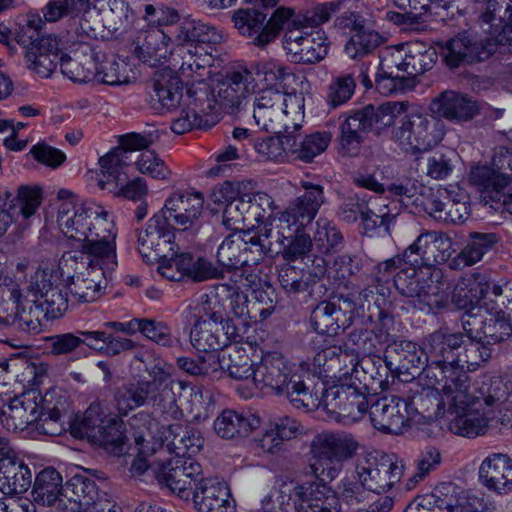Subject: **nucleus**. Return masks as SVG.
Masks as SVG:
<instances>
[{
  "label": "nucleus",
  "instance_id": "f257e3e1",
  "mask_svg": "<svg viewBox=\"0 0 512 512\" xmlns=\"http://www.w3.org/2000/svg\"><path fill=\"white\" fill-rule=\"evenodd\" d=\"M57 223L63 234L78 243L73 252L85 254L90 261L102 260L110 269H116V232L114 222L101 206L80 203L70 190L60 189L57 194Z\"/></svg>",
  "mask_w": 512,
  "mask_h": 512
},
{
  "label": "nucleus",
  "instance_id": "f03ea898",
  "mask_svg": "<svg viewBox=\"0 0 512 512\" xmlns=\"http://www.w3.org/2000/svg\"><path fill=\"white\" fill-rule=\"evenodd\" d=\"M315 378L303 366H291L280 354L268 353L255 365L252 382L267 393L285 396L295 408L308 409L314 405L311 384Z\"/></svg>",
  "mask_w": 512,
  "mask_h": 512
},
{
  "label": "nucleus",
  "instance_id": "7ed1b4c3",
  "mask_svg": "<svg viewBox=\"0 0 512 512\" xmlns=\"http://www.w3.org/2000/svg\"><path fill=\"white\" fill-rule=\"evenodd\" d=\"M221 35L215 27L200 20H184L175 29L174 54L179 57V73L185 78L205 76L214 62Z\"/></svg>",
  "mask_w": 512,
  "mask_h": 512
},
{
  "label": "nucleus",
  "instance_id": "20e7f679",
  "mask_svg": "<svg viewBox=\"0 0 512 512\" xmlns=\"http://www.w3.org/2000/svg\"><path fill=\"white\" fill-rule=\"evenodd\" d=\"M462 343V333L437 330L423 341L427 361L426 377L443 382V388L453 395V400L464 401L470 377L464 371H457L458 347Z\"/></svg>",
  "mask_w": 512,
  "mask_h": 512
},
{
  "label": "nucleus",
  "instance_id": "39448f33",
  "mask_svg": "<svg viewBox=\"0 0 512 512\" xmlns=\"http://www.w3.org/2000/svg\"><path fill=\"white\" fill-rule=\"evenodd\" d=\"M385 104L401 105V109L389 114L392 125L391 138L405 152L427 151L436 146L444 137L443 123L437 117L419 112H407L408 103L388 101Z\"/></svg>",
  "mask_w": 512,
  "mask_h": 512
},
{
  "label": "nucleus",
  "instance_id": "423d86ee",
  "mask_svg": "<svg viewBox=\"0 0 512 512\" xmlns=\"http://www.w3.org/2000/svg\"><path fill=\"white\" fill-rule=\"evenodd\" d=\"M81 252H65L59 260L58 269L66 276V286L71 297L78 302H93L108 280H112L115 269H110L102 260L87 258Z\"/></svg>",
  "mask_w": 512,
  "mask_h": 512
},
{
  "label": "nucleus",
  "instance_id": "0eeeda50",
  "mask_svg": "<svg viewBox=\"0 0 512 512\" xmlns=\"http://www.w3.org/2000/svg\"><path fill=\"white\" fill-rule=\"evenodd\" d=\"M43 25L44 22L39 16H29L17 34V42L24 49L28 68L41 78H47L59 65L62 51L70 47H64L62 39L56 36H40Z\"/></svg>",
  "mask_w": 512,
  "mask_h": 512
},
{
  "label": "nucleus",
  "instance_id": "6e6552de",
  "mask_svg": "<svg viewBox=\"0 0 512 512\" xmlns=\"http://www.w3.org/2000/svg\"><path fill=\"white\" fill-rule=\"evenodd\" d=\"M401 105H366L350 114L340 126L339 148L343 155L356 156L368 132L380 133L390 122L389 114L397 113Z\"/></svg>",
  "mask_w": 512,
  "mask_h": 512
},
{
  "label": "nucleus",
  "instance_id": "1a4fd4ad",
  "mask_svg": "<svg viewBox=\"0 0 512 512\" xmlns=\"http://www.w3.org/2000/svg\"><path fill=\"white\" fill-rule=\"evenodd\" d=\"M254 295L255 301L251 302L236 284L217 285V296L226 305V319H233V325L240 328L241 341L244 340L251 323L265 320L275 309L274 302L266 291L254 290Z\"/></svg>",
  "mask_w": 512,
  "mask_h": 512
},
{
  "label": "nucleus",
  "instance_id": "9d476101",
  "mask_svg": "<svg viewBox=\"0 0 512 512\" xmlns=\"http://www.w3.org/2000/svg\"><path fill=\"white\" fill-rule=\"evenodd\" d=\"M196 75L200 79H194L187 87L180 115L172 122L171 129L176 134H184L195 128L206 129L215 124L217 108L214 88L204 81V76Z\"/></svg>",
  "mask_w": 512,
  "mask_h": 512
},
{
  "label": "nucleus",
  "instance_id": "9b49d317",
  "mask_svg": "<svg viewBox=\"0 0 512 512\" xmlns=\"http://www.w3.org/2000/svg\"><path fill=\"white\" fill-rule=\"evenodd\" d=\"M346 372L344 379L328 388L324 387L321 383V389L316 388V385L311 384L313 398L315 405H322L326 412L335 418L344 416L356 418L368 410V395L363 389H360L359 384L353 379L351 375Z\"/></svg>",
  "mask_w": 512,
  "mask_h": 512
},
{
  "label": "nucleus",
  "instance_id": "f8f14e48",
  "mask_svg": "<svg viewBox=\"0 0 512 512\" xmlns=\"http://www.w3.org/2000/svg\"><path fill=\"white\" fill-rule=\"evenodd\" d=\"M80 429L92 443L109 453L120 456L128 453L124 421L117 415H105L99 405H90L80 422Z\"/></svg>",
  "mask_w": 512,
  "mask_h": 512
},
{
  "label": "nucleus",
  "instance_id": "ddd939ff",
  "mask_svg": "<svg viewBox=\"0 0 512 512\" xmlns=\"http://www.w3.org/2000/svg\"><path fill=\"white\" fill-rule=\"evenodd\" d=\"M422 266L406 264L394 275V287L398 292L408 298L421 311L437 313L448 306L447 296L438 291L432 281L421 276Z\"/></svg>",
  "mask_w": 512,
  "mask_h": 512
},
{
  "label": "nucleus",
  "instance_id": "4468645a",
  "mask_svg": "<svg viewBox=\"0 0 512 512\" xmlns=\"http://www.w3.org/2000/svg\"><path fill=\"white\" fill-rule=\"evenodd\" d=\"M318 444L311 469L321 481H332L343 470L344 462L355 453L357 443L348 436L326 434L319 437Z\"/></svg>",
  "mask_w": 512,
  "mask_h": 512
},
{
  "label": "nucleus",
  "instance_id": "2eb2a0df",
  "mask_svg": "<svg viewBox=\"0 0 512 512\" xmlns=\"http://www.w3.org/2000/svg\"><path fill=\"white\" fill-rule=\"evenodd\" d=\"M81 5L77 0H49L42 11L48 22L68 18V27L59 37L62 39L64 47L78 44L84 53H89L91 45L87 40L91 38L94 30L89 22L81 17Z\"/></svg>",
  "mask_w": 512,
  "mask_h": 512
},
{
  "label": "nucleus",
  "instance_id": "dca6fc26",
  "mask_svg": "<svg viewBox=\"0 0 512 512\" xmlns=\"http://www.w3.org/2000/svg\"><path fill=\"white\" fill-rule=\"evenodd\" d=\"M154 474L159 483L165 484L173 493L183 500L190 497L200 485L201 465L192 457L170 458L154 467Z\"/></svg>",
  "mask_w": 512,
  "mask_h": 512
},
{
  "label": "nucleus",
  "instance_id": "f3484780",
  "mask_svg": "<svg viewBox=\"0 0 512 512\" xmlns=\"http://www.w3.org/2000/svg\"><path fill=\"white\" fill-rule=\"evenodd\" d=\"M51 400H54V392L42 395L38 390H28L2 406L0 421L8 431H23L41 419L43 406Z\"/></svg>",
  "mask_w": 512,
  "mask_h": 512
},
{
  "label": "nucleus",
  "instance_id": "a211bd4d",
  "mask_svg": "<svg viewBox=\"0 0 512 512\" xmlns=\"http://www.w3.org/2000/svg\"><path fill=\"white\" fill-rule=\"evenodd\" d=\"M356 301L349 295H335L320 302L311 313V323L319 334L336 336L354 321Z\"/></svg>",
  "mask_w": 512,
  "mask_h": 512
},
{
  "label": "nucleus",
  "instance_id": "6ab92c4d",
  "mask_svg": "<svg viewBox=\"0 0 512 512\" xmlns=\"http://www.w3.org/2000/svg\"><path fill=\"white\" fill-rule=\"evenodd\" d=\"M404 465L394 455L362 456L357 458L355 470L370 493L380 494L398 483Z\"/></svg>",
  "mask_w": 512,
  "mask_h": 512
},
{
  "label": "nucleus",
  "instance_id": "aec40b11",
  "mask_svg": "<svg viewBox=\"0 0 512 512\" xmlns=\"http://www.w3.org/2000/svg\"><path fill=\"white\" fill-rule=\"evenodd\" d=\"M349 2L350 0L325 2L294 16L289 21L284 36V49L287 53L291 55L297 53L300 43L308 38L310 33L305 32L304 29L318 27L326 23L333 15L343 11Z\"/></svg>",
  "mask_w": 512,
  "mask_h": 512
},
{
  "label": "nucleus",
  "instance_id": "412c9836",
  "mask_svg": "<svg viewBox=\"0 0 512 512\" xmlns=\"http://www.w3.org/2000/svg\"><path fill=\"white\" fill-rule=\"evenodd\" d=\"M452 239L441 231H425L405 249L408 263L413 266L432 267L450 263L455 253Z\"/></svg>",
  "mask_w": 512,
  "mask_h": 512
},
{
  "label": "nucleus",
  "instance_id": "4be33fe9",
  "mask_svg": "<svg viewBox=\"0 0 512 512\" xmlns=\"http://www.w3.org/2000/svg\"><path fill=\"white\" fill-rule=\"evenodd\" d=\"M253 81L252 71L247 69L232 71L218 80L213 85L217 113L238 115L249 103Z\"/></svg>",
  "mask_w": 512,
  "mask_h": 512
},
{
  "label": "nucleus",
  "instance_id": "5701e85b",
  "mask_svg": "<svg viewBox=\"0 0 512 512\" xmlns=\"http://www.w3.org/2000/svg\"><path fill=\"white\" fill-rule=\"evenodd\" d=\"M185 331L189 330L191 345L200 352L218 351L232 344L241 343L240 328L233 325V319H226L220 326L211 322L183 323Z\"/></svg>",
  "mask_w": 512,
  "mask_h": 512
},
{
  "label": "nucleus",
  "instance_id": "b1692460",
  "mask_svg": "<svg viewBox=\"0 0 512 512\" xmlns=\"http://www.w3.org/2000/svg\"><path fill=\"white\" fill-rule=\"evenodd\" d=\"M386 361L392 368L395 378L410 382L423 372L426 374L427 361L424 347L416 343L400 340L386 346Z\"/></svg>",
  "mask_w": 512,
  "mask_h": 512
},
{
  "label": "nucleus",
  "instance_id": "393cba45",
  "mask_svg": "<svg viewBox=\"0 0 512 512\" xmlns=\"http://www.w3.org/2000/svg\"><path fill=\"white\" fill-rule=\"evenodd\" d=\"M204 198L200 192L178 190L172 193L157 212L176 230L191 228L202 214Z\"/></svg>",
  "mask_w": 512,
  "mask_h": 512
},
{
  "label": "nucleus",
  "instance_id": "a878e982",
  "mask_svg": "<svg viewBox=\"0 0 512 512\" xmlns=\"http://www.w3.org/2000/svg\"><path fill=\"white\" fill-rule=\"evenodd\" d=\"M376 394L368 396V410L373 426L383 432L398 434L409 421V405L396 395H385L380 398Z\"/></svg>",
  "mask_w": 512,
  "mask_h": 512
},
{
  "label": "nucleus",
  "instance_id": "bb28decb",
  "mask_svg": "<svg viewBox=\"0 0 512 512\" xmlns=\"http://www.w3.org/2000/svg\"><path fill=\"white\" fill-rule=\"evenodd\" d=\"M149 377L150 379L134 382L142 406L159 403L161 404L159 408L161 412L172 418L179 417L181 412L176 406V399L173 395H169L166 389L169 383L183 388V383L181 381H170L169 374L159 366H154L149 371Z\"/></svg>",
  "mask_w": 512,
  "mask_h": 512
},
{
  "label": "nucleus",
  "instance_id": "cd10ccee",
  "mask_svg": "<svg viewBox=\"0 0 512 512\" xmlns=\"http://www.w3.org/2000/svg\"><path fill=\"white\" fill-rule=\"evenodd\" d=\"M166 221L162 215L155 213L138 233V250L147 262L165 257V253L176 247L175 230Z\"/></svg>",
  "mask_w": 512,
  "mask_h": 512
},
{
  "label": "nucleus",
  "instance_id": "c85d7f7f",
  "mask_svg": "<svg viewBox=\"0 0 512 512\" xmlns=\"http://www.w3.org/2000/svg\"><path fill=\"white\" fill-rule=\"evenodd\" d=\"M349 374L351 379H354L368 396L376 394L377 390H386L395 379L393 370L386 361V352L383 357L379 355L363 356L353 365Z\"/></svg>",
  "mask_w": 512,
  "mask_h": 512
},
{
  "label": "nucleus",
  "instance_id": "c756f323",
  "mask_svg": "<svg viewBox=\"0 0 512 512\" xmlns=\"http://www.w3.org/2000/svg\"><path fill=\"white\" fill-rule=\"evenodd\" d=\"M432 384L436 386L434 389H422L409 400H405V404L409 405V420L414 413L423 414L428 418H437L466 402L467 397L464 398V401L453 400V395H456L457 392H451L450 396V393L443 388V382L439 384L434 379ZM465 396H467V392Z\"/></svg>",
  "mask_w": 512,
  "mask_h": 512
},
{
  "label": "nucleus",
  "instance_id": "7c9ffc66",
  "mask_svg": "<svg viewBox=\"0 0 512 512\" xmlns=\"http://www.w3.org/2000/svg\"><path fill=\"white\" fill-rule=\"evenodd\" d=\"M171 43V37L164 30L150 26L137 32L132 42V50L141 62L155 67L168 55L175 56L174 50L170 47Z\"/></svg>",
  "mask_w": 512,
  "mask_h": 512
},
{
  "label": "nucleus",
  "instance_id": "2f4dec72",
  "mask_svg": "<svg viewBox=\"0 0 512 512\" xmlns=\"http://www.w3.org/2000/svg\"><path fill=\"white\" fill-rule=\"evenodd\" d=\"M442 54L445 64L455 69L483 61L489 57L491 51L482 41L473 38L468 32H462L445 42Z\"/></svg>",
  "mask_w": 512,
  "mask_h": 512
},
{
  "label": "nucleus",
  "instance_id": "473e14b6",
  "mask_svg": "<svg viewBox=\"0 0 512 512\" xmlns=\"http://www.w3.org/2000/svg\"><path fill=\"white\" fill-rule=\"evenodd\" d=\"M190 500L198 512H236L230 489L215 479H201Z\"/></svg>",
  "mask_w": 512,
  "mask_h": 512
},
{
  "label": "nucleus",
  "instance_id": "72a5a7b5",
  "mask_svg": "<svg viewBox=\"0 0 512 512\" xmlns=\"http://www.w3.org/2000/svg\"><path fill=\"white\" fill-rule=\"evenodd\" d=\"M299 128L300 125L298 124H294L292 127L284 125L285 135L283 136V142L288 153L295 155L305 162H310L327 149L332 135L328 131H316L302 136L296 133Z\"/></svg>",
  "mask_w": 512,
  "mask_h": 512
},
{
  "label": "nucleus",
  "instance_id": "f704fd0d",
  "mask_svg": "<svg viewBox=\"0 0 512 512\" xmlns=\"http://www.w3.org/2000/svg\"><path fill=\"white\" fill-rule=\"evenodd\" d=\"M32 484L30 468L17 457L10 446L8 453L0 454V491L6 495L26 492Z\"/></svg>",
  "mask_w": 512,
  "mask_h": 512
},
{
  "label": "nucleus",
  "instance_id": "c9c22d12",
  "mask_svg": "<svg viewBox=\"0 0 512 512\" xmlns=\"http://www.w3.org/2000/svg\"><path fill=\"white\" fill-rule=\"evenodd\" d=\"M501 239L500 234L495 232H470L465 246L450 260L449 268L452 270H462L465 267L478 263L485 254L496 248Z\"/></svg>",
  "mask_w": 512,
  "mask_h": 512
},
{
  "label": "nucleus",
  "instance_id": "e433bc0d",
  "mask_svg": "<svg viewBox=\"0 0 512 512\" xmlns=\"http://www.w3.org/2000/svg\"><path fill=\"white\" fill-rule=\"evenodd\" d=\"M476 404L470 398V386L467 389L466 402L455 410L448 411L449 414H455L454 419L450 422V429L455 434L474 438L486 432L492 418L488 413H479Z\"/></svg>",
  "mask_w": 512,
  "mask_h": 512
},
{
  "label": "nucleus",
  "instance_id": "4c0bfd02",
  "mask_svg": "<svg viewBox=\"0 0 512 512\" xmlns=\"http://www.w3.org/2000/svg\"><path fill=\"white\" fill-rule=\"evenodd\" d=\"M98 56L91 46L89 53H84L79 45L64 49L59 58L61 73L73 82L87 83L93 80L97 69Z\"/></svg>",
  "mask_w": 512,
  "mask_h": 512
},
{
  "label": "nucleus",
  "instance_id": "58836bf2",
  "mask_svg": "<svg viewBox=\"0 0 512 512\" xmlns=\"http://www.w3.org/2000/svg\"><path fill=\"white\" fill-rule=\"evenodd\" d=\"M252 107L255 126L259 130L279 133V128H284L280 96L275 94L274 88H265L255 95Z\"/></svg>",
  "mask_w": 512,
  "mask_h": 512
},
{
  "label": "nucleus",
  "instance_id": "ea45409f",
  "mask_svg": "<svg viewBox=\"0 0 512 512\" xmlns=\"http://www.w3.org/2000/svg\"><path fill=\"white\" fill-rule=\"evenodd\" d=\"M470 178L473 184L482 188L485 197L500 203L507 212L512 214V191L505 192L510 185L508 175L499 174L493 168L481 166L471 171Z\"/></svg>",
  "mask_w": 512,
  "mask_h": 512
},
{
  "label": "nucleus",
  "instance_id": "a19ab883",
  "mask_svg": "<svg viewBox=\"0 0 512 512\" xmlns=\"http://www.w3.org/2000/svg\"><path fill=\"white\" fill-rule=\"evenodd\" d=\"M482 484L491 490L505 493L512 489V460L502 453L484 459L479 468Z\"/></svg>",
  "mask_w": 512,
  "mask_h": 512
},
{
  "label": "nucleus",
  "instance_id": "79ce46f5",
  "mask_svg": "<svg viewBox=\"0 0 512 512\" xmlns=\"http://www.w3.org/2000/svg\"><path fill=\"white\" fill-rule=\"evenodd\" d=\"M52 273L46 269L36 273L37 299L34 301L43 310V317L56 319L68 308V298L52 283Z\"/></svg>",
  "mask_w": 512,
  "mask_h": 512
},
{
  "label": "nucleus",
  "instance_id": "37998d69",
  "mask_svg": "<svg viewBox=\"0 0 512 512\" xmlns=\"http://www.w3.org/2000/svg\"><path fill=\"white\" fill-rule=\"evenodd\" d=\"M444 193V200L431 198L426 204V210L437 220L453 224L463 223L471 212L468 205L469 197L463 191L452 195L445 189Z\"/></svg>",
  "mask_w": 512,
  "mask_h": 512
},
{
  "label": "nucleus",
  "instance_id": "c03bdc74",
  "mask_svg": "<svg viewBox=\"0 0 512 512\" xmlns=\"http://www.w3.org/2000/svg\"><path fill=\"white\" fill-rule=\"evenodd\" d=\"M62 481L61 474L54 468L40 471L35 478L32 491L35 502L58 511L65 510L67 502L62 496Z\"/></svg>",
  "mask_w": 512,
  "mask_h": 512
},
{
  "label": "nucleus",
  "instance_id": "a18cd8bd",
  "mask_svg": "<svg viewBox=\"0 0 512 512\" xmlns=\"http://www.w3.org/2000/svg\"><path fill=\"white\" fill-rule=\"evenodd\" d=\"M432 109L438 115L456 122L471 120L478 113L476 101L452 90L444 91L435 98Z\"/></svg>",
  "mask_w": 512,
  "mask_h": 512
},
{
  "label": "nucleus",
  "instance_id": "49530a36",
  "mask_svg": "<svg viewBox=\"0 0 512 512\" xmlns=\"http://www.w3.org/2000/svg\"><path fill=\"white\" fill-rule=\"evenodd\" d=\"M300 499L298 512H339V499L322 482L300 483Z\"/></svg>",
  "mask_w": 512,
  "mask_h": 512
},
{
  "label": "nucleus",
  "instance_id": "de8ad7c7",
  "mask_svg": "<svg viewBox=\"0 0 512 512\" xmlns=\"http://www.w3.org/2000/svg\"><path fill=\"white\" fill-rule=\"evenodd\" d=\"M62 496L67 502L63 512H87L98 499V488L91 478L75 474L63 486Z\"/></svg>",
  "mask_w": 512,
  "mask_h": 512
},
{
  "label": "nucleus",
  "instance_id": "09e8293b",
  "mask_svg": "<svg viewBox=\"0 0 512 512\" xmlns=\"http://www.w3.org/2000/svg\"><path fill=\"white\" fill-rule=\"evenodd\" d=\"M261 424L260 418L251 412L223 410L214 421V430L224 439L246 437Z\"/></svg>",
  "mask_w": 512,
  "mask_h": 512
},
{
  "label": "nucleus",
  "instance_id": "8fccbe9b",
  "mask_svg": "<svg viewBox=\"0 0 512 512\" xmlns=\"http://www.w3.org/2000/svg\"><path fill=\"white\" fill-rule=\"evenodd\" d=\"M152 107L160 112L172 111L182 105L180 78L170 73H161L153 81L149 92Z\"/></svg>",
  "mask_w": 512,
  "mask_h": 512
},
{
  "label": "nucleus",
  "instance_id": "3c124183",
  "mask_svg": "<svg viewBox=\"0 0 512 512\" xmlns=\"http://www.w3.org/2000/svg\"><path fill=\"white\" fill-rule=\"evenodd\" d=\"M491 282L486 275L473 274L465 281L458 283L453 291L451 302L459 310H477L481 311L478 305L481 298H485Z\"/></svg>",
  "mask_w": 512,
  "mask_h": 512
},
{
  "label": "nucleus",
  "instance_id": "603ef678",
  "mask_svg": "<svg viewBox=\"0 0 512 512\" xmlns=\"http://www.w3.org/2000/svg\"><path fill=\"white\" fill-rule=\"evenodd\" d=\"M300 483L280 478L273 490L261 502L262 512H298Z\"/></svg>",
  "mask_w": 512,
  "mask_h": 512
},
{
  "label": "nucleus",
  "instance_id": "864d4df0",
  "mask_svg": "<svg viewBox=\"0 0 512 512\" xmlns=\"http://www.w3.org/2000/svg\"><path fill=\"white\" fill-rule=\"evenodd\" d=\"M102 177L99 179L101 189H109L114 192L115 189L126 182L128 179L129 157L127 151L115 148L99 159Z\"/></svg>",
  "mask_w": 512,
  "mask_h": 512
},
{
  "label": "nucleus",
  "instance_id": "5fc2aeb1",
  "mask_svg": "<svg viewBox=\"0 0 512 512\" xmlns=\"http://www.w3.org/2000/svg\"><path fill=\"white\" fill-rule=\"evenodd\" d=\"M226 305L217 296V288L212 296L204 295L200 302L187 306L181 313L182 323L211 322L213 326L223 325L226 320Z\"/></svg>",
  "mask_w": 512,
  "mask_h": 512
},
{
  "label": "nucleus",
  "instance_id": "6e6d98bb",
  "mask_svg": "<svg viewBox=\"0 0 512 512\" xmlns=\"http://www.w3.org/2000/svg\"><path fill=\"white\" fill-rule=\"evenodd\" d=\"M235 237L237 238L235 234L225 237L218 247L217 260L227 270H235L236 276L244 277L247 282L245 285L253 286L258 276L253 272L248 273L245 269L249 265V257L243 258L241 244Z\"/></svg>",
  "mask_w": 512,
  "mask_h": 512
},
{
  "label": "nucleus",
  "instance_id": "4d7b16f0",
  "mask_svg": "<svg viewBox=\"0 0 512 512\" xmlns=\"http://www.w3.org/2000/svg\"><path fill=\"white\" fill-rule=\"evenodd\" d=\"M164 435L170 450L178 457H191L198 453L204 444L200 431L190 425L172 424Z\"/></svg>",
  "mask_w": 512,
  "mask_h": 512
},
{
  "label": "nucleus",
  "instance_id": "13d9d810",
  "mask_svg": "<svg viewBox=\"0 0 512 512\" xmlns=\"http://www.w3.org/2000/svg\"><path fill=\"white\" fill-rule=\"evenodd\" d=\"M512 393V381L499 376L489 377L482 380L475 389V393L470 394V398L481 406L482 403L488 407L498 408L505 403Z\"/></svg>",
  "mask_w": 512,
  "mask_h": 512
},
{
  "label": "nucleus",
  "instance_id": "bf43d9fd",
  "mask_svg": "<svg viewBox=\"0 0 512 512\" xmlns=\"http://www.w3.org/2000/svg\"><path fill=\"white\" fill-rule=\"evenodd\" d=\"M299 428L297 420L289 416L276 417L269 422V427L260 440V446L265 452L275 454L284 441L297 435Z\"/></svg>",
  "mask_w": 512,
  "mask_h": 512
},
{
  "label": "nucleus",
  "instance_id": "052dcab7",
  "mask_svg": "<svg viewBox=\"0 0 512 512\" xmlns=\"http://www.w3.org/2000/svg\"><path fill=\"white\" fill-rule=\"evenodd\" d=\"M491 348L481 338L465 339L458 347L457 371H474L491 357Z\"/></svg>",
  "mask_w": 512,
  "mask_h": 512
},
{
  "label": "nucleus",
  "instance_id": "680f3d73",
  "mask_svg": "<svg viewBox=\"0 0 512 512\" xmlns=\"http://www.w3.org/2000/svg\"><path fill=\"white\" fill-rule=\"evenodd\" d=\"M301 186L305 190L304 193L297 197L288 208L300 219L310 223L324 203L323 187L310 181H301Z\"/></svg>",
  "mask_w": 512,
  "mask_h": 512
},
{
  "label": "nucleus",
  "instance_id": "e2e57ef3",
  "mask_svg": "<svg viewBox=\"0 0 512 512\" xmlns=\"http://www.w3.org/2000/svg\"><path fill=\"white\" fill-rule=\"evenodd\" d=\"M228 350V354L223 353L218 360L221 369L226 370L231 378L236 380H249L253 381L255 366L246 351L235 344Z\"/></svg>",
  "mask_w": 512,
  "mask_h": 512
},
{
  "label": "nucleus",
  "instance_id": "0e129e2a",
  "mask_svg": "<svg viewBox=\"0 0 512 512\" xmlns=\"http://www.w3.org/2000/svg\"><path fill=\"white\" fill-rule=\"evenodd\" d=\"M409 258L405 255V250L402 254L395 255L385 261L378 263L373 270L372 282L376 284V289L383 304H386V299L390 294V282H394V275L408 263Z\"/></svg>",
  "mask_w": 512,
  "mask_h": 512
},
{
  "label": "nucleus",
  "instance_id": "69168bd1",
  "mask_svg": "<svg viewBox=\"0 0 512 512\" xmlns=\"http://www.w3.org/2000/svg\"><path fill=\"white\" fill-rule=\"evenodd\" d=\"M356 89L355 70L341 72L331 78L326 90V103L331 109L346 104L354 95Z\"/></svg>",
  "mask_w": 512,
  "mask_h": 512
},
{
  "label": "nucleus",
  "instance_id": "338daca9",
  "mask_svg": "<svg viewBox=\"0 0 512 512\" xmlns=\"http://www.w3.org/2000/svg\"><path fill=\"white\" fill-rule=\"evenodd\" d=\"M383 42L384 38L377 31L363 27L350 36L344 52L351 59H361L372 54Z\"/></svg>",
  "mask_w": 512,
  "mask_h": 512
},
{
  "label": "nucleus",
  "instance_id": "774afa93",
  "mask_svg": "<svg viewBox=\"0 0 512 512\" xmlns=\"http://www.w3.org/2000/svg\"><path fill=\"white\" fill-rule=\"evenodd\" d=\"M328 49L329 43L324 31L317 30L300 43L297 53L292 54V59L296 63L315 64L326 57Z\"/></svg>",
  "mask_w": 512,
  "mask_h": 512
}]
</instances>
